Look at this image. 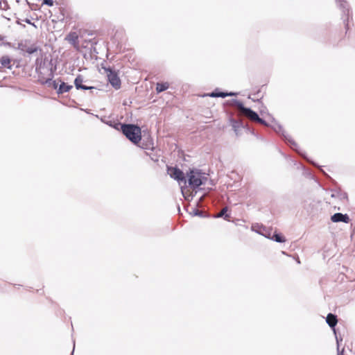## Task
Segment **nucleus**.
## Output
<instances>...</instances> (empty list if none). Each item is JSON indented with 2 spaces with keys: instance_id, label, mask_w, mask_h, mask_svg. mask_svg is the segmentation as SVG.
<instances>
[{
  "instance_id": "obj_11",
  "label": "nucleus",
  "mask_w": 355,
  "mask_h": 355,
  "mask_svg": "<svg viewBox=\"0 0 355 355\" xmlns=\"http://www.w3.org/2000/svg\"><path fill=\"white\" fill-rule=\"evenodd\" d=\"M169 87L168 83H157L156 85V91L157 93H160L166 90Z\"/></svg>"
},
{
  "instance_id": "obj_10",
  "label": "nucleus",
  "mask_w": 355,
  "mask_h": 355,
  "mask_svg": "<svg viewBox=\"0 0 355 355\" xmlns=\"http://www.w3.org/2000/svg\"><path fill=\"white\" fill-rule=\"evenodd\" d=\"M326 320L329 327L332 328L334 327L338 322L336 316L332 313H329L327 315Z\"/></svg>"
},
{
  "instance_id": "obj_22",
  "label": "nucleus",
  "mask_w": 355,
  "mask_h": 355,
  "mask_svg": "<svg viewBox=\"0 0 355 355\" xmlns=\"http://www.w3.org/2000/svg\"><path fill=\"white\" fill-rule=\"evenodd\" d=\"M257 97H260V98H262V96H260L259 94L257 95Z\"/></svg>"
},
{
  "instance_id": "obj_13",
  "label": "nucleus",
  "mask_w": 355,
  "mask_h": 355,
  "mask_svg": "<svg viewBox=\"0 0 355 355\" xmlns=\"http://www.w3.org/2000/svg\"><path fill=\"white\" fill-rule=\"evenodd\" d=\"M72 85H67L65 83H62L58 89V93L63 94L69 92L71 88Z\"/></svg>"
},
{
  "instance_id": "obj_17",
  "label": "nucleus",
  "mask_w": 355,
  "mask_h": 355,
  "mask_svg": "<svg viewBox=\"0 0 355 355\" xmlns=\"http://www.w3.org/2000/svg\"><path fill=\"white\" fill-rule=\"evenodd\" d=\"M55 0H43L42 4H46L49 6H53L54 4Z\"/></svg>"
},
{
  "instance_id": "obj_6",
  "label": "nucleus",
  "mask_w": 355,
  "mask_h": 355,
  "mask_svg": "<svg viewBox=\"0 0 355 355\" xmlns=\"http://www.w3.org/2000/svg\"><path fill=\"white\" fill-rule=\"evenodd\" d=\"M331 220L334 223L343 222L349 223L350 221L349 217L347 214H343L341 213H336L331 217Z\"/></svg>"
},
{
  "instance_id": "obj_21",
  "label": "nucleus",
  "mask_w": 355,
  "mask_h": 355,
  "mask_svg": "<svg viewBox=\"0 0 355 355\" xmlns=\"http://www.w3.org/2000/svg\"><path fill=\"white\" fill-rule=\"evenodd\" d=\"M53 86H54V88H57V85H56L55 82H54Z\"/></svg>"
},
{
  "instance_id": "obj_9",
  "label": "nucleus",
  "mask_w": 355,
  "mask_h": 355,
  "mask_svg": "<svg viewBox=\"0 0 355 355\" xmlns=\"http://www.w3.org/2000/svg\"><path fill=\"white\" fill-rule=\"evenodd\" d=\"M11 60L8 55H5L0 59V69L10 68Z\"/></svg>"
},
{
  "instance_id": "obj_15",
  "label": "nucleus",
  "mask_w": 355,
  "mask_h": 355,
  "mask_svg": "<svg viewBox=\"0 0 355 355\" xmlns=\"http://www.w3.org/2000/svg\"><path fill=\"white\" fill-rule=\"evenodd\" d=\"M231 95H232L231 93L228 94V93L220 92H214L209 94V96L211 97H222V98H225L226 96H231Z\"/></svg>"
},
{
  "instance_id": "obj_3",
  "label": "nucleus",
  "mask_w": 355,
  "mask_h": 355,
  "mask_svg": "<svg viewBox=\"0 0 355 355\" xmlns=\"http://www.w3.org/2000/svg\"><path fill=\"white\" fill-rule=\"evenodd\" d=\"M189 187L195 191L202 184L201 175L200 173L191 171L188 179Z\"/></svg>"
},
{
  "instance_id": "obj_4",
  "label": "nucleus",
  "mask_w": 355,
  "mask_h": 355,
  "mask_svg": "<svg viewBox=\"0 0 355 355\" xmlns=\"http://www.w3.org/2000/svg\"><path fill=\"white\" fill-rule=\"evenodd\" d=\"M167 172L172 178L178 181L180 184L182 182H184V184H187L184 173L178 168L168 167Z\"/></svg>"
},
{
  "instance_id": "obj_2",
  "label": "nucleus",
  "mask_w": 355,
  "mask_h": 355,
  "mask_svg": "<svg viewBox=\"0 0 355 355\" xmlns=\"http://www.w3.org/2000/svg\"><path fill=\"white\" fill-rule=\"evenodd\" d=\"M236 107L241 114L245 116L252 121L257 122L260 124L266 125L264 120L261 119L259 115L250 108L245 107L242 103L237 102Z\"/></svg>"
},
{
  "instance_id": "obj_12",
  "label": "nucleus",
  "mask_w": 355,
  "mask_h": 355,
  "mask_svg": "<svg viewBox=\"0 0 355 355\" xmlns=\"http://www.w3.org/2000/svg\"><path fill=\"white\" fill-rule=\"evenodd\" d=\"M227 211H228L227 207H223L221 209V211L218 214H217L216 217H224V218L226 220L230 221V215L226 214Z\"/></svg>"
},
{
  "instance_id": "obj_18",
  "label": "nucleus",
  "mask_w": 355,
  "mask_h": 355,
  "mask_svg": "<svg viewBox=\"0 0 355 355\" xmlns=\"http://www.w3.org/2000/svg\"><path fill=\"white\" fill-rule=\"evenodd\" d=\"M340 3L341 6L345 7V5L347 4V1L345 0H337Z\"/></svg>"
},
{
  "instance_id": "obj_5",
  "label": "nucleus",
  "mask_w": 355,
  "mask_h": 355,
  "mask_svg": "<svg viewBox=\"0 0 355 355\" xmlns=\"http://www.w3.org/2000/svg\"><path fill=\"white\" fill-rule=\"evenodd\" d=\"M107 72V76L109 83L114 87L115 89H118L121 87V80L117 74V73L111 69H105Z\"/></svg>"
},
{
  "instance_id": "obj_16",
  "label": "nucleus",
  "mask_w": 355,
  "mask_h": 355,
  "mask_svg": "<svg viewBox=\"0 0 355 355\" xmlns=\"http://www.w3.org/2000/svg\"><path fill=\"white\" fill-rule=\"evenodd\" d=\"M24 51L28 54L34 53L37 51V47L35 45H31L30 46H24Z\"/></svg>"
},
{
  "instance_id": "obj_14",
  "label": "nucleus",
  "mask_w": 355,
  "mask_h": 355,
  "mask_svg": "<svg viewBox=\"0 0 355 355\" xmlns=\"http://www.w3.org/2000/svg\"><path fill=\"white\" fill-rule=\"evenodd\" d=\"M271 239L275 241L278 243H284L286 241V239L283 235L278 233H274L273 235L270 237Z\"/></svg>"
},
{
  "instance_id": "obj_8",
  "label": "nucleus",
  "mask_w": 355,
  "mask_h": 355,
  "mask_svg": "<svg viewBox=\"0 0 355 355\" xmlns=\"http://www.w3.org/2000/svg\"><path fill=\"white\" fill-rule=\"evenodd\" d=\"M66 40L71 44H72L74 46H76L78 45V36L76 32H71L69 33Z\"/></svg>"
},
{
  "instance_id": "obj_20",
  "label": "nucleus",
  "mask_w": 355,
  "mask_h": 355,
  "mask_svg": "<svg viewBox=\"0 0 355 355\" xmlns=\"http://www.w3.org/2000/svg\"><path fill=\"white\" fill-rule=\"evenodd\" d=\"M66 18H67V19H71V17L69 16V15H68V14L67 15Z\"/></svg>"
},
{
  "instance_id": "obj_19",
  "label": "nucleus",
  "mask_w": 355,
  "mask_h": 355,
  "mask_svg": "<svg viewBox=\"0 0 355 355\" xmlns=\"http://www.w3.org/2000/svg\"><path fill=\"white\" fill-rule=\"evenodd\" d=\"M51 80V78H49L45 81H44L43 83H47L49 82V80Z\"/></svg>"
},
{
  "instance_id": "obj_7",
  "label": "nucleus",
  "mask_w": 355,
  "mask_h": 355,
  "mask_svg": "<svg viewBox=\"0 0 355 355\" xmlns=\"http://www.w3.org/2000/svg\"><path fill=\"white\" fill-rule=\"evenodd\" d=\"M83 78L82 76L78 75L74 80V85L77 89H81L87 90V89H92L94 88L93 87H87V86L83 85Z\"/></svg>"
},
{
  "instance_id": "obj_1",
  "label": "nucleus",
  "mask_w": 355,
  "mask_h": 355,
  "mask_svg": "<svg viewBox=\"0 0 355 355\" xmlns=\"http://www.w3.org/2000/svg\"><path fill=\"white\" fill-rule=\"evenodd\" d=\"M121 130L125 137L134 144H138L141 139V128L137 125L123 124Z\"/></svg>"
}]
</instances>
